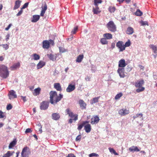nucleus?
Segmentation results:
<instances>
[{"instance_id":"52","label":"nucleus","mask_w":157,"mask_h":157,"mask_svg":"<svg viewBox=\"0 0 157 157\" xmlns=\"http://www.w3.org/2000/svg\"><path fill=\"white\" fill-rule=\"evenodd\" d=\"M29 3L26 2L25 3L23 6L21 8V9H23L26 8L28 6Z\"/></svg>"},{"instance_id":"1","label":"nucleus","mask_w":157,"mask_h":157,"mask_svg":"<svg viewBox=\"0 0 157 157\" xmlns=\"http://www.w3.org/2000/svg\"><path fill=\"white\" fill-rule=\"evenodd\" d=\"M50 102L52 104L55 105L61 100L63 98V95L59 94L58 96L57 92L55 91H51L49 93Z\"/></svg>"},{"instance_id":"17","label":"nucleus","mask_w":157,"mask_h":157,"mask_svg":"<svg viewBox=\"0 0 157 157\" xmlns=\"http://www.w3.org/2000/svg\"><path fill=\"white\" fill-rule=\"evenodd\" d=\"M41 8L42 10L40 14V16H44V14L47 9V5L46 4H45L44 5V6H42Z\"/></svg>"},{"instance_id":"12","label":"nucleus","mask_w":157,"mask_h":157,"mask_svg":"<svg viewBox=\"0 0 157 157\" xmlns=\"http://www.w3.org/2000/svg\"><path fill=\"white\" fill-rule=\"evenodd\" d=\"M124 69L123 68H119L117 72L121 78H124L125 75L124 74Z\"/></svg>"},{"instance_id":"15","label":"nucleus","mask_w":157,"mask_h":157,"mask_svg":"<svg viewBox=\"0 0 157 157\" xmlns=\"http://www.w3.org/2000/svg\"><path fill=\"white\" fill-rule=\"evenodd\" d=\"M118 66L120 68H123L126 65L125 60L124 59H122L120 60L119 61Z\"/></svg>"},{"instance_id":"9","label":"nucleus","mask_w":157,"mask_h":157,"mask_svg":"<svg viewBox=\"0 0 157 157\" xmlns=\"http://www.w3.org/2000/svg\"><path fill=\"white\" fill-rule=\"evenodd\" d=\"M116 46L119 49V52H122L125 49L123 43L121 41H119L117 43Z\"/></svg>"},{"instance_id":"62","label":"nucleus","mask_w":157,"mask_h":157,"mask_svg":"<svg viewBox=\"0 0 157 157\" xmlns=\"http://www.w3.org/2000/svg\"><path fill=\"white\" fill-rule=\"evenodd\" d=\"M117 0V1L120 4V3H123L124 0Z\"/></svg>"},{"instance_id":"46","label":"nucleus","mask_w":157,"mask_h":157,"mask_svg":"<svg viewBox=\"0 0 157 157\" xmlns=\"http://www.w3.org/2000/svg\"><path fill=\"white\" fill-rule=\"evenodd\" d=\"M140 23L141 24V25L142 26H144L145 25H148L147 22V21H141L140 22Z\"/></svg>"},{"instance_id":"24","label":"nucleus","mask_w":157,"mask_h":157,"mask_svg":"<svg viewBox=\"0 0 157 157\" xmlns=\"http://www.w3.org/2000/svg\"><path fill=\"white\" fill-rule=\"evenodd\" d=\"M45 64V63L43 61H40L37 65V69H39L41 68L44 66Z\"/></svg>"},{"instance_id":"47","label":"nucleus","mask_w":157,"mask_h":157,"mask_svg":"<svg viewBox=\"0 0 157 157\" xmlns=\"http://www.w3.org/2000/svg\"><path fill=\"white\" fill-rule=\"evenodd\" d=\"M2 46L3 48L5 49L6 50L8 49L9 48V45L7 44H2Z\"/></svg>"},{"instance_id":"6","label":"nucleus","mask_w":157,"mask_h":157,"mask_svg":"<svg viewBox=\"0 0 157 157\" xmlns=\"http://www.w3.org/2000/svg\"><path fill=\"white\" fill-rule=\"evenodd\" d=\"M109 31L114 32L117 30L116 25L112 21H109L106 25Z\"/></svg>"},{"instance_id":"14","label":"nucleus","mask_w":157,"mask_h":157,"mask_svg":"<svg viewBox=\"0 0 157 157\" xmlns=\"http://www.w3.org/2000/svg\"><path fill=\"white\" fill-rule=\"evenodd\" d=\"M52 118L54 120H58L60 118V115L58 113H53L52 115Z\"/></svg>"},{"instance_id":"40","label":"nucleus","mask_w":157,"mask_h":157,"mask_svg":"<svg viewBox=\"0 0 157 157\" xmlns=\"http://www.w3.org/2000/svg\"><path fill=\"white\" fill-rule=\"evenodd\" d=\"M36 126L37 128V129L39 130V131L40 132V133H41L42 132V125L40 123H38L37 124Z\"/></svg>"},{"instance_id":"21","label":"nucleus","mask_w":157,"mask_h":157,"mask_svg":"<svg viewBox=\"0 0 157 157\" xmlns=\"http://www.w3.org/2000/svg\"><path fill=\"white\" fill-rule=\"evenodd\" d=\"M79 103L82 109H86V104L82 100H80L79 101Z\"/></svg>"},{"instance_id":"38","label":"nucleus","mask_w":157,"mask_h":157,"mask_svg":"<svg viewBox=\"0 0 157 157\" xmlns=\"http://www.w3.org/2000/svg\"><path fill=\"white\" fill-rule=\"evenodd\" d=\"M109 149L111 153L114 154L115 155H118V154L116 152L115 150L113 148L109 147Z\"/></svg>"},{"instance_id":"10","label":"nucleus","mask_w":157,"mask_h":157,"mask_svg":"<svg viewBox=\"0 0 157 157\" xmlns=\"http://www.w3.org/2000/svg\"><path fill=\"white\" fill-rule=\"evenodd\" d=\"M49 102L47 101H43L40 104V108L41 110H45L47 109L49 106Z\"/></svg>"},{"instance_id":"35","label":"nucleus","mask_w":157,"mask_h":157,"mask_svg":"<svg viewBox=\"0 0 157 157\" xmlns=\"http://www.w3.org/2000/svg\"><path fill=\"white\" fill-rule=\"evenodd\" d=\"M150 47L152 49L154 53L156 54L157 53V47L153 45H150Z\"/></svg>"},{"instance_id":"7","label":"nucleus","mask_w":157,"mask_h":157,"mask_svg":"<svg viewBox=\"0 0 157 157\" xmlns=\"http://www.w3.org/2000/svg\"><path fill=\"white\" fill-rule=\"evenodd\" d=\"M66 113H67V114L71 118H73L74 117V118L73 120L75 121L78 119V115L77 114H74L73 113L69 108L67 109L66 110Z\"/></svg>"},{"instance_id":"39","label":"nucleus","mask_w":157,"mask_h":157,"mask_svg":"<svg viewBox=\"0 0 157 157\" xmlns=\"http://www.w3.org/2000/svg\"><path fill=\"white\" fill-rule=\"evenodd\" d=\"M135 14L136 16H140L142 15L143 13L140 10L138 9Z\"/></svg>"},{"instance_id":"3","label":"nucleus","mask_w":157,"mask_h":157,"mask_svg":"<svg viewBox=\"0 0 157 157\" xmlns=\"http://www.w3.org/2000/svg\"><path fill=\"white\" fill-rule=\"evenodd\" d=\"M89 122L87 121H83L79 125L78 127V129L80 130L84 126V129L87 133L90 132L91 129V125L88 124Z\"/></svg>"},{"instance_id":"37","label":"nucleus","mask_w":157,"mask_h":157,"mask_svg":"<svg viewBox=\"0 0 157 157\" xmlns=\"http://www.w3.org/2000/svg\"><path fill=\"white\" fill-rule=\"evenodd\" d=\"M93 11L94 13L95 14H98L100 12L99 10V8L98 7H97L96 8H93Z\"/></svg>"},{"instance_id":"11","label":"nucleus","mask_w":157,"mask_h":157,"mask_svg":"<svg viewBox=\"0 0 157 157\" xmlns=\"http://www.w3.org/2000/svg\"><path fill=\"white\" fill-rule=\"evenodd\" d=\"M129 109L124 108L120 110L119 111V114L121 116H125L129 114Z\"/></svg>"},{"instance_id":"25","label":"nucleus","mask_w":157,"mask_h":157,"mask_svg":"<svg viewBox=\"0 0 157 157\" xmlns=\"http://www.w3.org/2000/svg\"><path fill=\"white\" fill-rule=\"evenodd\" d=\"M54 87L58 91H61L62 90L61 86L59 83H55L54 84Z\"/></svg>"},{"instance_id":"42","label":"nucleus","mask_w":157,"mask_h":157,"mask_svg":"<svg viewBox=\"0 0 157 157\" xmlns=\"http://www.w3.org/2000/svg\"><path fill=\"white\" fill-rule=\"evenodd\" d=\"M101 43L103 44H106L108 43L106 39L104 38H102L101 39Z\"/></svg>"},{"instance_id":"36","label":"nucleus","mask_w":157,"mask_h":157,"mask_svg":"<svg viewBox=\"0 0 157 157\" xmlns=\"http://www.w3.org/2000/svg\"><path fill=\"white\" fill-rule=\"evenodd\" d=\"M32 56L33 57V59L35 60H38L40 59V56L36 54H34L32 55Z\"/></svg>"},{"instance_id":"32","label":"nucleus","mask_w":157,"mask_h":157,"mask_svg":"<svg viewBox=\"0 0 157 157\" xmlns=\"http://www.w3.org/2000/svg\"><path fill=\"white\" fill-rule=\"evenodd\" d=\"M83 57L84 56L83 55H79L77 57L76 62L78 63L81 62L83 59Z\"/></svg>"},{"instance_id":"59","label":"nucleus","mask_w":157,"mask_h":157,"mask_svg":"<svg viewBox=\"0 0 157 157\" xmlns=\"http://www.w3.org/2000/svg\"><path fill=\"white\" fill-rule=\"evenodd\" d=\"M12 24H9V25H8V26L7 27H6V28H5V30H6V31H7V30H8L11 27V26H12Z\"/></svg>"},{"instance_id":"44","label":"nucleus","mask_w":157,"mask_h":157,"mask_svg":"<svg viewBox=\"0 0 157 157\" xmlns=\"http://www.w3.org/2000/svg\"><path fill=\"white\" fill-rule=\"evenodd\" d=\"M116 9L114 7H110L109 8V10L111 13L114 12Z\"/></svg>"},{"instance_id":"58","label":"nucleus","mask_w":157,"mask_h":157,"mask_svg":"<svg viewBox=\"0 0 157 157\" xmlns=\"http://www.w3.org/2000/svg\"><path fill=\"white\" fill-rule=\"evenodd\" d=\"M10 37V35L9 34H8L6 36V41H7L9 39Z\"/></svg>"},{"instance_id":"2","label":"nucleus","mask_w":157,"mask_h":157,"mask_svg":"<svg viewBox=\"0 0 157 157\" xmlns=\"http://www.w3.org/2000/svg\"><path fill=\"white\" fill-rule=\"evenodd\" d=\"M9 73L7 67L4 65H0V76L4 78H6L9 76Z\"/></svg>"},{"instance_id":"5","label":"nucleus","mask_w":157,"mask_h":157,"mask_svg":"<svg viewBox=\"0 0 157 157\" xmlns=\"http://www.w3.org/2000/svg\"><path fill=\"white\" fill-rule=\"evenodd\" d=\"M30 154L29 148L25 146L23 148L21 152V157H29Z\"/></svg>"},{"instance_id":"51","label":"nucleus","mask_w":157,"mask_h":157,"mask_svg":"<svg viewBox=\"0 0 157 157\" xmlns=\"http://www.w3.org/2000/svg\"><path fill=\"white\" fill-rule=\"evenodd\" d=\"M81 138V135H78L76 137L75 139V140L76 141H79L80 140Z\"/></svg>"},{"instance_id":"54","label":"nucleus","mask_w":157,"mask_h":157,"mask_svg":"<svg viewBox=\"0 0 157 157\" xmlns=\"http://www.w3.org/2000/svg\"><path fill=\"white\" fill-rule=\"evenodd\" d=\"M23 12V10L22 9H21V10L18 12V13L16 14V16H19L20 15H21Z\"/></svg>"},{"instance_id":"4","label":"nucleus","mask_w":157,"mask_h":157,"mask_svg":"<svg viewBox=\"0 0 157 157\" xmlns=\"http://www.w3.org/2000/svg\"><path fill=\"white\" fill-rule=\"evenodd\" d=\"M144 80H138L135 83V86L136 87H139L136 90V92L139 93L140 92L143 91L144 90V88L143 87H142V85L144 83Z\"/></svg>"},{"instance_id":"61","label":"nucleus","mask_w":157,"mask_h":157,"mask_svg":"<svg viewBox=\"0 0 157 157\" xmlns=\"http://www.w3.org/2000/svg\"><path fill=\"white\" fill-rule=\"evenodd\" d=\"M85 80L86 81H89L90 80V78L88 76L86 77L85 78Z\"/></svg>"},{"instance_id":"34","label":"nucleus","mask_w":157,"mask_h":157,"mask_svg":"<svg viewBox=\"0 0 157 157\" xmlns=\"http://www.w3.org/2000/svg\"><path fill=\"white\" fill-rule=\"evenodd\" d=\"M104 36L108 39H111L112 38V34L109 33L104 34Z\"/></svg>"},{"instance_id":"16","label":"nucleus","mask_w":157,"mask_h":157,"mask_svg":"<svg viewBox=\"0 0 157 157\" xmlns=\"http://www.w3.org/2000/svg\"><path fill=\"white\" fill-rule=\"evenodd\" d=\"M91 123L93 124L95 123H97L99 121V117L97 116H95L94 118L91 119Z\"/></svg>"},{"instance_id":"18","label":"nucleus","mask_w":157,"mask_h":157,"mask_svg":"<svg viewBox=\"0 0 157 157\" xmlns=\"http://www.w3.org/2000/svg\"><path fill=\"white\" fill-rule=\"evenodd\" d=\"M49 47V43L48 40H45L43 42V48H44L48 49Z\"/></svg>"},{"instance_id":"29","label":"nucleus","mask_w":157,"mask_h":157,"mask_svg":"<svg viewBox=\"0 0 157 157\" xmlns=\"http://www.w3.org/2000/svg\"><path fill=\"white\" fill-rule=\"evenodd\" d=\"M41 89L39 87L35 89L34 90V92L33 93V95L34 96H37L39 95L40 91Z\"/></svg>"},{"instance_id":"26","label":"nucleus","mask_w":157,"mask_h":157,"mask_svg":"<svg viewBox=\"0 0 157 157\" xmlns=\"http://www.w3.org/2000/svg\"><path fill=\"white\" fill-rule=\"evenodd\" d=\"M17 143V141L16 139L13 140L12 142L10 143L9 146V149L12 148L14 147Z\"/></svg>"},{"instance_id":"64","label":"nucleus","mask_w":157,"mask_h":157,"mask_svg":"<svg viewBox=\"0 0 157 157\" xmlns=\"http://www.w3.org/2000/svg\"><path fill=\"white\" fill-rule=\"evenodd\" d=\"M72 122V119H70L69 120V123H71Z\"/></svg>"},{"instance_id":"50","label":"nucleus","mask_w":157,"mask_h":157,"mask_svg":"<svg viewBox=\"0 0 157 157\" xmlns=\"http://www.w3.org/2000/svg\"><path fill=\"white\" fill-rule=\"evenodd\" d=\"M130 45V43L129 41L126 42L125 44H124V46H125V48L126 47H128Z\"/></svg>"},{"instance_id":"60","label":"nucleus","mask_w":157,"mask_h":157,"mask_svg":"<svg viewBox=\"0 0 157 157\" xmlns=\"http://www.w3.org/2000/svg\"><path fill=\"white\" fill-rule=\"evenodd\" d=\"M115 47V43H112L111 45V48L112 49L114 48Z\"/></svg>"},{"instance_id":"48","label":"nucleus","mask_w":157,"mask_h":157,"mask_svg":"<svg viewBox=\"0 0 157 157\" xmlns=\"http://www.w3.org/2000/svg\"><path fill=\"white\" fill-rule=\"evenodd\" d=\"M98 156V154L95 153H91L89 155V157H92L93 156Z\"/></svg>"},{"instance_id":"19","label":"nucleus","mask_w":157,"mask_h":157,"mask_svg":"<svg viewBox=\"0 0 157 157\" xmlns=\"http://www.w3.org/2000/svg\"><path fill=\"white\" fill-rule=\"evenodd\" d=\"M47 56L50 60L53 61H55L56 59L57 55H54L52 54H47Z\"/></svg>"},{"instance_id":"57","label":"nucleus","mask_w":157,"mask_h":157,"mask_svg":"<svg viewBox=\"0 0 157 157\" xmlns=\"http://www.w3.org/2000/svg\"><path fill=\"white\" fill-rule=\"evenodd\" d=\"M21 99L23 100V101L25 102L27 101L26 97L25 96H21Z\"/></svg>"},{"instance_id":"45","label":"nucleus","mask_w":157,"mask_h":157,"mask_svg":"<svg viewBox=\"0 0 157 157\" xmlns=\"http://www.w3.org/2000/svg\"><path fill=\"white\" fill-rule=\"evenodd\" d=\"M59 52L61 53H63L66 51V50L63 47H59Z\"/></svg>"},{"instance_id":"20","label":"nucleus","mask_w":157,"mask_h":157,"mask_svg":"<svg viewBox=\"0 0 157 157\" xmlns=\"http://www.w3.org/2000/svg\"><path fill=\"white\" fill-rule=\"evenodd\" d=\"M40 18V16L39 15H34L32 18L31 21L33 22H36L39 20Z\"/></svg>"},{"instance_id":"33","label":"nucleus","mask_w":157,"mask_h":157,"mask_svg":"<svg viewBox=\"0 0 157 157\" xmlns=\"http://www.w3.org/2000/svg\"><path fill=\"white\" fill-rule=\"evenodd\" d=\"M143 114L141 113L139 114H136L135 116H134L133 117V118L134 119H135L136 118L138 117H139L141 119V120H143Z\"/></svg>"},{"instance_id":"55","label":"nucleus","mask_w":157,"mask_h":157,"mask_svg":"<svg viewBox=\"0 0 157 157\" xmlns=\"http://www.w3.org/2000/svg\"><path fill=\"white\" fill-rule=\"evenodd\" d=\"M4 117V116L3 115V113L2 111L0 110V118H3Z\"/></svg>"},{"instance_id":"31","label":"nucleus","mask_w":157,"mask_h":157,"mask_svg":"<svg viewBox=\"0 0 157 157\" xmlns=\"http://www.w3.org/2000/svg\"><path fill=\"white\" fill-rule=\"evenodd\" d=\"M100 97H98L93 98L92 100L91 101V104H92L98 102Z\"/></svg>"},{"instance_id":"27","label":"nucleus","mask_w":157,"mask_h":157,"mask_svg":"<svg viewBox=\"0 0 157 157\" xmlns=\"http://www.w3.org/2000/svg\"><path fill=\"white\" fill-rule=\"evenodd\" d=\"M20 63H14L12 66L10 67L11 70H13L14 69L19 68L20 66Z\"/></svg>"},{"instance_id":"43","label":"nucleus","mask_w":157,"mask_h":157,"mask_svg":"<svg viewBox=\"0 0 157 157\" xmlns=\"http://www.w3.org/2000/svg\"><path fill=\"white\" fill-rule=\"evenodd\" d=\"M122 93H120L117 94L115 97V99H118L120 98L122 96Z\"/></svg>"},{"instance_id":"41","label":"nucleus","mask_w":157,"mask_h":157,"mask_svg":"<svg viewBox=\"0 0 157 157\" xmlns=\"http://www.w3.org/2000/svg\"><path fill=\"white\" fill-rule=\"evenodd\" d=\"M102 2V1L101 0H94V5L96 7H98V4L101 3Z\"/></svg>"},{"instance_id":"49","label":"nucleus","mask_w":157,"mask_h":157,"mask_svg":"<svg viewBox=\"0 0 157 157\" xmlns=\"http://www.w3.org/2000/svg\"><path fill=\"white\" fill-rule=\"evenodd\" d=\"M78 29V27L77 26L75 27L73 30L71 31V33L72 34H75L77 30Z\"/></svg>"},{"instance_id":"13","label":"nucleus","mask_w":157,"mask_h":157,"mask_svg":"<svg viewBox=\"0 0 157 157\" xmlns=\"http://www.w3.org/2000/svg\"><path fill=\"white\" fill-rule=\"evenodd\" d=\"M75 88V85L69 84L66 89V91L67 92H71L73 91Z\"/></svg>"},{"instance_id":"30","label":"nucleus","mask_w":157,"mask_h":157,"mask_svg":"<svg viewBox=\"0 0 157 157\" xmlns=\"http://www.w3.org/2000/svg\"><path fill=\"white\" fill-rule=\"evenodd\" d=\"M129 150L131 151H140V150L137 147L134 146H132L130 147Z\"/></svg>"},{"instance_id":"28","label":"nucleus","mask_w":157,"mask_h":157,"mask_svg":"<svg viewBox=\"0 0 157 157\" xmlns=\"http://www.w3.org/2000/svg\"><path fill=\"white\" fill-rule=\"evenodd\" d=\"M14 153V151H8L5 154L3 155V157H10V156L12 155Z\"/></svg>"},{"instance_id":"8","label":"nucleus","mask_w":157,"mask_h":157,"mask_svg":"<svg viewBox=\"0 0 157 157\" xmlns=\"http://www.w3.org/2000/svg\"><path fill=\"white\" fill-rule=\"evenodd\" d=\"M8 96L10 100L13 99L17 98V95L16 92L13 90H11L9 91L8 94Z\"/></svg>"},{"instance_id":"56","label":"nucleus","mask_w":157,"mask_h":157,"mask_svg":"<svg viewBox=\"0 0 157 157\" xmlns=\"http://www.w3.org/2000/svg\"><path fill=\"white\" fill-rule=\"evenodd\" d=\"M32 131L31 130V129L30 128H28L25 131V133H27L30 132H32Z\"/></svg>"},{"instance_id":"22","label":"nucleus","mask_w":157,"mask_h":157,"mask_svg":"<svg viewBox=\"0 0 157 157\" xmlns=\"http://www.w3.org/2000/svg\"><path fill=\"white\" fill-rule=\"evenodd\" d=\"M21 1L19 0H17L15 2V5L13 8V10H16L19 8L20 6Z\"/></svg>"},{"instance_id":"23","label":"nucleus","mask_w":157,"mask_h":157,"mask_svg":"<svg viewBox=\"0 0 157 157\" xmlns=\"http://www.w3.org/2000/svg\"><path fill=\"white\" fill-rule=\"evenodd\" d=\"M133 32V29L130 27H128L126 31V33L129 35L132 34Z\"/></svg>"},{"instance_id":"53","label":"nucleus","mask_w":157,"mask_h":157,"mask_svg":"<svg viewBox=\"0 0 157 157\" xmlns=\"http://www.w3.org/2000/svg\"><path fill=\"white\" fill-rule=\"evenodd\" d=\"M12 106L11 104H9L7 105L6 107V109L7 110H9L12 109Z\"/></svg>"},{"instance_id":"63","label":"nucleus","mask_w":157,"mask_h":157,"mask_svg":"<svg viewBox=\"0 0 157 157\" xmlns=\"http://www.w3.org/2000/svg\"><path fill=\"white\" fill-rule=\"evenodd\" d=\"M20 154V152L19 151H17L16 153V157H18L19 155Z\"/></svg>"}]
</instances>
